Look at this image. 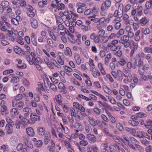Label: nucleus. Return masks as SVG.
Listing matches in <instances>:
<instances>
[{"mask_svg": "<svg viewBox=\"0 0 152 152\" xmlns=\"http://www.w3.org/2000/svg\"><path fill=\"white\" fill-rule=\"evenodd\" d=\"M74 58L76 63L78 65L80 64L81 63V59L79 54L77 53H75L74 54Z\"/></svg>", "mask_w": 152, "mask_h": 152, "instance_id": "19", "label": "nucleus"}, {"mask_svg": "<svg viewBox=\"0 0 152 152\" xmlns=\"http://www.w3.org/2000/svg\"><path fill=\"white\" fill-rule=\"evenodd\" d=\"M23 112L24 113V114L25 116H28L30 114L32 113L31 109L28 107L24 108L23 110Z\"/></svg>", "mask_w": 152, "mask_h": 152, "instance_id": "13", "label": "nucleus"}, {"mask_svg": "<svg viewBox=\"0 0 152 152\" xmlns=\"http://www.w3.org/2000/svg\"><path fill=\"white\" fill-rule=\"evenodd\" d=\"M31 26L34 29L38 27V23L37 20L35 19H32L30 20Z\"/></svg>", "mask_w": 152, "mask_h": 152, "instance_id": "21", "label": "nucleus"}, {"mask_svg": "<svg viewBox=\"0 0 152 152\" xmlns=\"http://www.w3.org/2000/svg\"><path fill=\"white\" fill-rule=\"evenodd\" d=\"M115 21H117L115 23L114 26L115 28L117 30H118L121 27V23H120V18H117L114 20Z\"/></svg>", "mask_w": 152, "mask_h": 152, "instance_id": "18", "label": "nucleus"}, {"mask_svg": "<svg viewBox=\"0 0 152 152\" xmlns=\"http://www.w3.org/2000/svg\"><path fill=\"white\" fill-rule=\"evenodd\" d=\"M92 75L94 77L97 78L98 76L100 75V73L99 71H98L97 72L96 69H95L94 71H92Z\"/></svg>", "mask_w": 152, "mask_h": 152, "instance_id": "38", "label": "nucleus"}, {"mask_svg": "<svg viewBox=\"0 0 152 152\" xmlns=\"http://www.w3.org/2000/svg\"><path fill=\"white\" fill-rule=\"evenodd\" d=\"M24 142L26 145H27L28 148H33V145L31 144L30 141L26 139L24 140Z\"/></svg>", "mask_w": 152, "mask_h": 152, "instance_id": "37", "label": "nucleus"}, {"mask_svg": "<svg viewBox=\"0 0 152 152\" xmlns=\"http://www.w3.org/2000/svg\"><path fill=\"white\" fill-rule=\"evenodd\" d=\"M149 21L148 18H146L145 17H144L142 18L140 20V23L142 26H144Z\"/></svg>", "mask_w": 152, "mask_h": 152, "instance_id": "23", "label": "nucleus"}, {"mask_svg": "<svg viewBox=\"0 0 152 152\" xmlns=\"http://www.w3.org/2000/svg\"><path fill=\"white\" fill-rule=\"evenodd\" d=\"M11 82L14 83H17L19 81V79L18 77H13L11 80Z\"/></svg>", "mask_w": 152, "mask_h": 152, "instance_id": "42", "label": "nucleus"}, {"mask_svg": "<svg viewBox=\"0 0 152 152\" xmlns=\"http://www.w3.org/2000/svg\"><path fill=\"white\" fill-rule=\"evenodd\" d=\"M141 69L142 68H138V71L141 78L142 79L143 77H146L145 75H144V71H142Z\"/></svg>", "mask_w": 152, "mask_h": 152, "instance_id": "41", "label": "nucleus"}, {"mask_svg": "<svg viewBox=\"0 0 152 152\" xmlns=\"http://www.w3.org/2000/svg\"><path fill=\"white\" fill-rule=\"evenodd\" d=\"M151 72L150 71H148V74H149V75H148V76L145 75L146 77L144 78L143 77V78L142 80L145 81H148V80H152V75H151Z\"/></svg>", "mask_w": 152, "mask_h": 152, "instance_id": "36", "label": "nucleus"}, {"mask_svg": "<svg viewBox=\"0 0 152 152\" xmlns=\"http://www.w3.org/2000/svg\"><path fill=\"white\" fill-rule=\"evenodd\" d=\"M13 49L14 51L16 54H20L21 53L22 50L19 47L17 46H14Z\"/></svg>", "mask_w": 152, "mask_h": 152, "instance_id": "27", "label": "nucleus"}, {"mask_svg": "<svg viewBox=\"0 0 152 152\" xmlns=\"http://www.w3.org/2000/svg\"><path fill=\"white\" fill-rule=\"evenodd\" d=\"M89 18L90 19L91 21H92V22H93L95 23H96L99 21V18H96V15L90 16Z\"/></svg>", "mask_w": 152, "mask_h": 152, "instance_id": "32", "label": "nucleus"}, {"mask_svg": "<svg viewBox=\"0 0 152 152\" xmlns=\"http://www.w3.org/2000/svg\"><path fill=\"white\" fill-rule=\"evenodd\" d=\"M64 54L65 55L69 56L70 57L72 56V53L71 49L69 48L68 47L66 48V50L64 51Z\"/></svg>", "mask_w": 152, "mask_h": 152, "instance_id": "26", "label": "nucleus"}, {"mask_svg": "<svg viewBox=\"0 0 152 152\" xmlns=\"http://www.w3.org/2000/svg\"><path fill=\"white\" fill-rule=\"evenodd\" d=\"M88 122L92 126H96V121L92 118L90 117H88Z\"/></svg>", "mask_w": 152, "mask_h": 152, "instance_id": "31", "label": "nucleus"}, {"mask_svg": "<svg viewBox=\"0 0 152 152\" xmlns=\"http://www.w3.org/2000/svg\"><path fill=\"white\" fill-rule=\"evenodd\" d=\"M96 125L100 129H102L103 128V126L102 125V122L99 120H96Z\"/></svg>", "mask_w": 152, "mask_h": 152, "instance_id": "47", "label": "nucleus"}, {"mask_svg": "<svg viewBox=\"0 0 152 152\" xmlns=\"http://www.w3.org/2000/svg\"><path fill=\"white\" fill-rule=\"evenodd\" d=\"M40 34V36L38 38V40L39 42H42L46 39L47 36L46 33L43 31H41Z\"/></svg>", "mask_w": 152, "mask_h": 152, "instance_id": "11", "label": "nucleus"}, {"mask_svg": "<svg viewBox=\"0 0 152 152\" xmlns=\"http://www.w3.org/2000/svg\"><path fill=\"white\" fill-rule=\"evenodd\" d=\"M100 38L101 36L100 35L98 36L96 35L95 38L94 40V42L95 43H98L100 41Z\"/></svg>", "mask_w": 152, "mask_h": 152, "instance_id": "61", "label": "nucleus"}, {"mask_svg": "<svg viewBox=\"0 0 152 152\" xmlns=\"http://www.w3.org/2000/svg\"><path fill=\"white\" fill-rule=\"evenodd\" d=\"M98 8L96 7H94L91 10V13L92 14L95 15L98 12Z\"/></svg>", "mask_w": 152, "mask_h": 152, "instance_id": "50", "label": "nucleus"}, {"mask_svg": "<svg viewBox=\"0 0 152 152\" xmlns=\"http://www.w3.org/2000/svg\"><path fill=\"white\" fill-rule=\"evenodd\" d=\"M146 135H147L148 137H149V136H148L147 134L143 133L142 132H138L137 134V136L140 138H143L144 137H146Z\"/></svg>", "mask_w": 152, "mask_h": 152, "instance_id": "29", "label": "nucleus"}, {"mask_svg": "<svg viewBox=\"0 0 152 152\" xmlns=\"http://www.w3.org/2000/svg\"><path fill=\"white\" fill-rule=\"evenodd\" d=\"M104 4L107 7H109L111 5V1L110 0H106Z\"/></svg>", "mask_w": 152, "mask_h": 152, "instance_id": "64", "label": "nucleus"}, {"mask_svg": "<svg viewBox=\"0 0 152 152\" xmlns=\"http://www.w3.org/2000/svg\"><path fill=\"white\" fill-rule=\"evenodd\" d=\"M56 102L58 103L61 105L62 103V100H61V96L60 94H58L57 95V98L56 99Z\"/></svg>", "mask_w": 152, "mask_h": 152, "instance_id": "48", "label": "nucleus"}, {"mask_svg": "<svg viewBox=\"0 0 152 152\" xmlns=\"http://www.w3.org/2000/svg\"><path fill=\"white\" fill-rule=\"evenodd\" d=\"M37 86H38L36 88V90L37 91L40 92V93H41V91H44L45 90L43 87L42 84L40 82H38L37 83Z\"/></svg>", "mask_w": 152, "mask_h": 152, "instance_id": "20", "label": "nucleus"}, {"mask_svg": "<svg viewBox=\"0 0 152 152\" xmlns=\"http://www.w3.org/2000/svg\"><path fill=\"white\" fill-rule=\"evenodd\" d=\"M26 12L27 15L30 17L33 18L34 16V13L33 11H27Z\"/></svg>", "mask_w": 152, "mask_h": 152, "instance_id": "58", "label": "nucleus"}, {"mask_svg": "<svg viewBox=\"0 0 152 152\" xmlns=\"http://www.w3.org/2000/svg\"><path fill=\"white\" fill-rule=\"evenodd\" d=\"M22 20L21 18L19 16H17L15 18L11 19V22L14 25L17 26L19 24V22Z\"/></svg>", "mask_w": 152, "mask_h": 152, "instance_id": "9", "label": "nucleus"}, {"mask_svg": "<svg viewBox=\"0 0 152 152\" xmlns=\"http://www.w3.org/2000/svg\"><path fill=\"white\" fill-rule=\"evenodd\" d=\"M30 118L33 124H34L36 121H39L40 120V117L39 115L34 113H31Z\"/></svg>", "mask_w": 152, "mask_h": 152, "instance_id": "6", "label": "nucleus"}, {"mask_svg": "<svg viewBox=\"0 0 152 152\" xmlns=\"http://www.w3.org/2000/svg\"><path fill=\"white\" fill-rule=\"evenodd\" d=\"M42 141L40 140H38L35 143V145L38 147H40L42 146Z\"/></svg>", "mask_w": 152, "mask_h": 152, "instance_id": "52", "label": "nucleus"}, {"mask_svg": "<svg viewBox=\"0 0 152 152\" xmlns=\"http://www.w3.org/2000/svg\"><path fill=\"white\" fill-rule=\"evenodd\" d=\"M56 41H53L50 38H48L47 39V42L48 45L52 48H55L56 47L57 44L56 43Z\"/></svg>", "mask_w": 152, "mask_h": 152, "instance_id": "10", "label": "nucleus"}, {"mask_svg": "<svg viewBox=\"0 0 152 152\" xmlns=\"http://www.w3.org/2000/svg\"><path fill=\"white\" fill-rule=\"evenodd\" d=\"M143 10V7L142 6H140L138 7L136 9L137 10V15L136 16H140L142 15V10Z\"/></svg>", "mask_w": 152, "mask_h": 152, "instance_id": "35", "label": "nucleus"}, {"mask_svg": "<svg viewBox=\"0 0 152 152\" xmlns=\"http://www.w3.org/2000/svg\"><path fill=\"white\" fill-rule=\"evenodd\" d=\"M48 33L51 38L50 39L53 41H56L57 38L53 32L50 31H49Z\"/></svg>", "mask_w": 152, "mask_h": 152, "instance_id": "33", "label": "nucleus"}, {"mask_svg": "<svg viewBox=\"0 0 152 152\" xmlns=\"http://www.w3.org/2000/svg\"><path fill=\"white\" fill-rule=\"evenodd\" d=\"M0 30L6 32L10 27V24L7 21H0Z\"/></svg>", "mask_w": 152, "mask_h": 152, "instance_id": "4", "label": "nucleus"}, {"mask_svg": "<svg viewBox=\"0 0 152 152\" xmlns=\"http://www.w3.org/2000/svg\"><path fill=\"white\" fill-rule=\"evenodd\" d=\"M57 9L58 10H61L62 8L64 9V8L65 6L64 4L61 3L57 5Z\"/></svg>", "mask_w": 152, "mask_h": 152, "instance_id": "56", "label": "nucleus"}, {"mask_svg": "<svg viewBox=\"0 0 152 152\" xmlns=\"http://www.w3.org/2000/svg\"><path fill=\"white\" fill-rule=\"evenodd\" d=\"M6 121L8 123L7 124H9L10 125H14L13 121L9 117H7L6 118Z\"/></svg>", "mask_w": 152, "mask_h": 152, "instance_id": "49", "label": "nucleus"}, {"mask_svg": "<svg viewBox=\"0 0 152 152\" xmlns=\"http://www.w3.org/2000/svg\"><path fill=\"white\" fill-rule=\"evenodd\" d=\"M26 58L27 60L31 65H37L39 64V61L41 60L40 58L39 57L31 58L30 56H29L26 57Z\"/></svg>", "mask_w": 152, "mask_h": 152, "instance_id": "3", "label": "nucleus"}, {"mask_svg": "<svg viewBox=\"0 0 152 152\" xmlns=\"http://www.w3.org/2000/svg\"><path fill=\"white\" fill-rule=\"evenodd\" d=\"M37 132L39 135L42 136L48 133L46 132L45 128L43 126H39L37 127Z\"/></svg>", "mask_w": 152, "mask_h": 152, "instance_id": "8", "label": "nucleus"}, {"mask_svg": "<svg viewBox=\"0 0 152 152\" xmlns=\"http://www.w3.org/2000/svg\"><path fill=\"white\" fill-rule=\"evenodd\" d=\"M62 14V15H64V16L66 17V18L67 20L71 19L72 17V15L71 13L67 11H65L63 13H61Z\"/></svg>", "mask_w": 152, "mask_h": 152, "instance_id": "24", "label": "nucleus"}, {"mask_svg": "<svg viewBox=\"0 0 152 152\" xmlns=\"http://www.w3.org/2000/svg\"><path fill=\"white\" fill-rule=\"evenodd\" d=\"M57 132L58 133L59 137L61 138H63V134H62V130L60 127H58L57 129Z\"/></svg>", "mask_w": 152, "mask_h": 152, "instance_id": "40", "label": "nucleus"}, {"mask_svg": "<svg viewBox=\"0 0 152 152\" xmlns=\"http://www.w3.org/2000/svg\"><path fill=\"white\" fill-rule=\"evenodd\" d=\"M118 40L115 39L112 41L111 43H108L107 46L108 48H110L111 51H115L118 49L119 46L118 45Z\"/></svg>", "mask_w": 152, "mask_h": 152, "instance_id": "1", "label": "nucleus"}, {"mask_svg": "<svg viewBox=\"0 0 152 152\" xmlns=\"http://www.w3.org/2000/svg\"><path fill=\"white\" fill-rule=\"evenodd\" d=\"M57 60L58 62L60 64L63 65L64 64V60H62L59 55L58 56V57L57 58Z\"/></svg>", "mask_w": 152, "mask_h": 152, "instance_id": "43", "label": "nucleus"}, {"mask_svg": "<svg viewBox=\"0 0 152 152\" xmlns=\"http://www.w3.org/2000/svg\"><path fill=\"white\" fill-rule=\"evenodd\" d=\"M0 105L3 108V111H6L7 109V106L5 105V102L4 100H2L1 102Z\"/></svg>", "mask_w": 152, "mask_h": 152, "instance_id": "44", "label": "nucleus"}, {"mask_svg": "<svg viewBox=\"0 0 152 152\" xmlns=\"http://www.w3.org/2000/svg\"><path fill=\"white\" fill-rule=\"evenodd\" d=\"M13 126H14V125H10L9 124H7L6 125L5 128L7 130V133L10 134L12 133L13 132L12 129Z\"/></svg>", "mask_w": 152, "mask_h": 152, "instance_id": "22", "label": "nucleus"}, {"mask_svg": "<svg viewBox=\"0 0 152 152\" xmlns=\"http://www.w3.org/2000/svg\"><path fill=\"white\" fill-rule=\"evenodd\" d=\"M26 132L28 135L31 136H33L35 134L34 129L31 127L26 129Z\"/></svg>", "mask_w": 152, "mask_h": 152, "instance_id": "16", "label": "nucleus"}, {"mask_svg": "<svg viewBox=\"0 0 152 152\" xmlns=\"http://www.w3.org/2000/svg\"><path fill=\"white\" fill-rule=\"evenodd\" d=\"M19 4L21 7H24L26 5V2L24 0H19Z\"/></svg>", "mask_w": 152, "mask_h": 152, "instance_id": "60", "label": "nucleus"}, {"mask_svg": "<svg viewBox=\"0 0 152 152\" xmlns=\"http://www.w3.org/2000/svg\"><path fill=\"white\" fill-rule=\"evenodd\" d=\"M1 4L2 6L4 8H6L8 7L10 5L9 2L6 1H2Z\"/></svg>", "mask_w": 152, "mask_h": 152, "instance_id": "39", "label": "nucleus"}, {"mask_svg": "<svg viewBox=\"0 0 152 152\" xmlns=\"http://www.w3.org/2000/svg\"><path fill=\"white\" fill-rule=\"evenodd\" d=\"M116 126L120 131H122L123 130V126L121 124L118 123L116 124Z\"/></svg>", "mask_w": 152, "mask_h": 152, "instance_id": "59", "label": "nucleus"}, {"mask_svg": "<svg viewBox=\"0 0 152 152\" xmlns=\"http://www.w3.org/2000/svg\"><path fill=\"white\" fill-rule=\"evenodd\" d=\"M136 61L138 63L137 66L138 68H142L144 65L143 61L141 58H140L139 56H137V58H136Z\"/></svg>", "mask_w": 152, "mask_h": 152, "instance_id": "14", "label": "nucleus"}, {"mask_svg": "<svg viewBox=\"0 0 152 152\" xmlns=\"http://www.w3.org/2000/svg\"><path fill=\"white\" fill-rule=\"evenodd\" d=\"M103 88L104 91L109 94H111L112 93L111 90L106 85H103Z\"/></svg>", "mask_w": 152, "mask_h": 152, "instance_id": "28", "label": "nucleus"}, {"mask_svg": "<svg viewBox=\"0 0 152 152\" xmlns=\"http://www.w3.org/2000/svg\"><path fill=\"white\" fill-rule=\"evenodd\" d=\"M83 31H88L90 28L89 26H86L85 25H82L81 27Z\"/></svg>", "mask_w": 152, "mask_h": 152, "instance_id": "62", "label": "nucleus"}, {"mask_svg": "<svg viewBox=\"0 0 152 152\" xmlns=\"http://www.w3.org/2000/svg\"><path fill=\"white\" fill-rule=\"evenodd\" d=\"M152 5V4L150 1H147L146 2L145 7L146 8H148V9H150L151 5Z\"/></svg>", "mask_w": 152, "mask_h": 152, "instance_id": "63", "label": "nucleus"}, {"mask_svg": "<svg viewBox=\"0 0 152 152\" xmlns=\"http://www.w3.org/2000/svg\"><path fill=\"white\" fill-rule=\"evenodd\" d=\"M23 38H22L21 37H18V38L17 39L16 41L17 42L21 44V45H23L24 44L23 42Z\"/></svg>", "mask_w": 152, "mask_h": 152, "instance_id": "53", "label": "nucleus"}, {"mask_svg": "<svg viewBox=\"0 0 152 152\" xmlns=\"http://www.w3.org/2000/svg\"><path fill=\"white\" fill-rule=\"evenodd\" d=\"M98 103L103 106L104 108H103L102 109L104 111L105 110V111H106L107 109L110 110H112V107L107 103L106 102H103L101 101H99Z\"/></svg>", "mask_w": 152, "mask_h": 152, "instance_id": "7", "label": "nucleus"}, {"mask_svg": "<svg viewBox=\"0 0 152 152\" xmlns=\"http://www.w3.org/2000/svg\"><path fill=\"white\" fill-rule=\"evenodd\" d=\"M24 103L21 102H19L17 103V107L19 108H22L23 107Z\"/></svg>", "mask_w": 152, "mask_h": 152, "instance_id": "57", "label": "nucleus"}, {"mask_svg": "<svg viewBox=\"0 0 152 152\" xmlns=\"http://www.w3.org/2000/svg\"><path fill=\"white\" fill-rule=\"evenodd\" d=\"M94 113L97 115H99L101 113V110L98 107H95L93 109Z\"/></svg>", "mask_w": 152, "mask_h": 152, "instance_id": "46", "label": "nucleus"}, {"mask_svg": "<svg viewBox=\"0 0 152 152\" xmlns=\"http://www.w3.org/2000/svg\"><path fill=\"white\" fill-rule=\"evenodd\" d=\"M87 137L90 143H94L96 141V137L93 134H88Z\"/></svg>", "mask_w": 152, "mask_h": 152, "instance_id": "12", "label": "nucleus"}, {"mask_svg": "<svg viewBox=\"0 0 152 152\" xmlns=\"http://www.w3.org/2000/svg\"><path fill=\"white\" fill-rule=\"evenodd\" d=\"M104 132L108 136L110 137H113V136L111 133L109 132L108 129L107 128H104Z\"/></svg>", "mask_w": 152, "mask_h": 152, "instance_id": "55", "label": "nucleus"}, {"mask_svg": "<svg viewBox=\"0 0 152 152\" xmlns=\"http://www.w3.org/2000/svg\"><path fill=\"white\" fill-rule=\"evenodd\" d=\"M129 140L131 141V142L132 143L135 144V145L139 147H141L139 145H137L135 144L136 142H138L137 140L135 138H134L133 137H129Z\"/></svg>", "mask_w": 152, "mask_h": 152, "instance_id": "51", "label": "nucleus"}, {"mask_svg": "<svg viewBox=\"0 0 152 152\" xmlns=\"http://www.w3.org/2000/svg\"><path fill=\"white\" fill-rule=\"evenodd\" d=\"M3 39L2 40H1V43L3 46H5L9 44V42Z\"/></svg>", "mask_w": 152, "mask_h": 152, "instance_id": "54", "label": "nucleus"}, {"mask_svg": "<svg viewBox=\"0 0 152 152\" xmlns=\"http://www.w3.org/2000/svg\"><path fill=\"white\" fill-rule=\"evenodd\" d=\"M47 149L49 152H56L54 142H52V143L49 145L47 147Z\"/></svg>", "mask_w": 152, "mask_h": 152, "instance_id": "15", "label": "nucleus"}, {"mask_svg": "<svg viewBox=\"0 0 152 152\" xmlns=\"http://www.w3.org/2000/svg\"><path fill=\"white\" fill-rule=\"evenodd\" d=\"M145 127L147 128H151L152 127V120L148 119L146 121V124H144Z\"/></svg>", "mask_w": 152, "mask_h": 152, "instance_id": "25", "label": "nucleus"}, {"mask_svg": "<svg viewBox=\"0 0 152 152\" xmlns=\"http://www.w3.org/2000/svg\"><path fill=\"white\" fill-rule=\"evenodd\" d=\"M31 41L32 44L35 46H37V41L36 37L34 33H31Z\"/></svg>", "mask_w": 152, "mask_h": 152, "instance_id": "17", "label": "nucleus"}, {"mask_svg": "<svg viewBox=\"0 0 152 152\" xmlns=\"http://www.w3.org/2000/svg\"><path fill=\"white\" fill-rule=\"evenodd\" d=\"M108 36H102L101 37L100 42L103 43L107 42L108 40Z\"/></svg>", "mask_w": 152, "mask_h": 152, "instance_id": "34", "label": "nucleus"}, {"mask_svg": "<svg viewBox=\"0 0 152 152\" xmlns=\"http://www.w3.org/2000/svg\"><path fill=\"white\" fill-rule=\"evenodd\" d=\"M123 39L120 40L119 42H129V37L126 35H124Z\"/></svg>", "mask_w": 152, "mask_h": 152, "instance_id": "45", "label": "nucleus"}, {"mask_svg": "<svg viewBox=\"0 0 152 152\" xmlns=\"http://www.w3.org/2000/svg\"><path fill=\"white\" fill-rule=\"evenodd\" d=\"M44 135V143L45 145H47L49 142H50V144L52 143V142H54L53 140L51 139V137L50 133H47Z\"/></svg>", "mask_w": 152, "mask_h": 152, "instance_id": "5", "label": "nucleus"}, {"mask_svg": "<svg viewBox=\"0 0 152 152\" xmlns=\"http://www.w3.org/2000/svg\"><path fill=\"white\" fill-rule=\"evenodd\" d=\"M124 6L123 4H119L118 7V10H116L114 14V16L116 17L118 16L119 18L122 17L123 14Z\"/></svg>", "mask_w": 152, "mask_h": 152, "instance_id": "2", "label": "nucleus"}, {"mask_svg": "<svg viewBox=\"0 0 152 152\" xmlns=\"http://www.w3.org/2000/svg\"><path fill=\"white\" fill-rule=\"evenodd\" d=\"M128 123L133 126H137L139 124L138 121L133 120L129 121Z\"/></svg>", "mask_w": 152, "mask_h": 152, "instance_id": "30", "label": "nucleus"}]
</instances>
